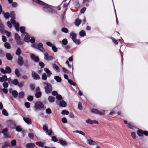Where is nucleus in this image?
Here are the masks:
<instances>
[{
  "label": "nucleus",
  "instance_id": "6e6d98bb",
  "mask_svg": "<svg viewBox=\"0 0 148 148\" xmlns=\"http://www.w3.org/2000/svg\"><path fill=\"white\" fill-rule=\"evenodd\" d=\"M62 121L64 123H67V121L65 117H63L62 119Z\"/></svg>",
  "mask_w": 148,
  "mask_h": 148
},
{
  "label": "nucleus",
  "instance_id": "bf43d9fd",
  "mask_svg": "<svg viewBox=\"0 0 148 148\" xmlns=\"http://www.w3.org/2000/svg\"><path fill=\"white\" fill-rule=\"evenodd\" d=\"M25 105L27 108H29L30 107V103L28 102H25Z\"/></svg>",
  "mask_w": 148,
  "mask_h": 148
},
{
  "label": "nucleus",
  "instance_id": "f257e3e1",
  "mask_svg": "<svg viewBox=\"0 0 148 148\" xmlns=\"http://www.w3.org/2000/svg\"><path fill=\"white\" fill-rule=\"evenodd\" d=\"M33 1L39 5L45 6L43 8V9L45 12H52V9L49 7L47 4L39 0H33Z\"/></svg>",
  "mask_w": 148,
  "mask_h": 148
},
{
  "label": "nucleus",
  "instance_id": "b1692460",
  "mask_svg": "<svg viewBox=\"0 0 148 148\" xmlns=\"http://www.w3.org/2000/svg\"><path fill=\"white\" fill-rule=\"evenodd\" d=\"M12 94L14 98L16 97L18 95V92L15 90H13L12 91Z\"/></svg>",
  "mask_w": 148,
  "mask_h": 148
},
{
  "label": "nucleus",
  "instance_id": "7c9ffc66",
  "mask_svg": "<svg viewBox=\"0 0 148 148\" xmlns=\"http://www.w3.org/2000/svg\"><path fill=\"white\" fill-rule=\"evenodd\" d=\"M53 69L58 71H59V68L58 66L55 64H53L52 65Z\"/></svg>",
  "mask_w": 148,
  "mask_h": 148
},
{
  "label": "nucleus",
  "instance_id": "473e14b6",
  "mask_svg": "<svg viewBox=\"0 0 148 148\" xmlns=\"http://www.w3.org/2000/svg\"><path fill=\"white\" fill-rule=\"evenodd\" d=\"M15 73L17 77H19L21 76V75L18 69H15Z\"/></svg>",
  "mask_w": 148,
  "mask_h": 148
},
{
  "label": "nucleus",
  "instance_id": "a18cd8bd",
  "mask_svg": "<svg viewBox=\"0 0 148 148\" xmlns=\"http://www.w3.org/2000/svg\"><path fill=\"white\" fill-rule=\"evenodd\" d=\"M47 78L46 74L45 73H44L42 76V80H47Z\"/></svg>",
  "mask_w": 148,
  "mask_h": 148
},
{
  "label": "nucleus",
  "instance_id": "de8ad7c7",
  "mask_svg": "<svg viewBox=\"0 0 148 148\" xmlns=\"http://www.w3.org/2000/svg\"><path fill=\"white\" fill-rule=\"evenodd\" d=\"M16 42L18 44V45H22L23 43V41L22 40H21V38H20L18 40H16Z\"/></svg>",
  "mask_w": 148,
  "mask_h": 148
},
{
  "label": "nucleus",
  "instance_id": "e433bc0d",
  "mask_svg": "<svg viewBox=\"0 0 148 148\" xmlns=\"http://www.w3.org/2000/svg\"><path fill=\"white\" fill-rule=\"evenodd\" d=\"M70 36L72 38L73 40L76 38V35L74 33H71L70 35Z\"/></svg>",
  "mask_w": 148,
  "mask_h": 148
},
{
  "label": "nucleus",
  "instance_id": "ddd939ff",
  "mask_svg": "<svg viewBox=\"0 0 148 148\" xmlns=\"http://www.w3.org/2000/svg\"><path fill=\"white\" fill-rule=\"evenodd\" d=\"M91 111L92 113L95 114H97L99 115H102L103 114L101 112L99 111L97 109H93L91 110Z\"/></svg>",
  "mask_w": 148,
  "mask_h": 148
},
{
  "label": "nucleus",
  "instance_id": "f3484780",
  "mask_svg": "<svg viewBox=\"0 0 148 148\" xmlns=\"http://www.w3.org/2000/svg\"><path fill=\"white\" fill-rule=\"evenodd\" d=\"M44 71L47 74V76L48 77H50L52 73L51 71L47 68H45L44 69Z\"/></svg>",
  "mask_w": 148,
  "mask_h": 148
},
{
  "label": "nucleus",
  "instance_id": "1a4fd4ad",
  "mask_svg": "<svg viewBox=\"0 0 148 148\" xmlns=\"http://www.w3.org/2000/svg\"><path fill=\"white\" fill-rule=\"evenodd\" d=\"M17 62L20 66H22L23 64V59L22 56H19Z\"/></svg>",
  "mask_w": 148,
  "mask_h": 148
},
{
  "label": "nucleus",
  "instance_id": "4d7b16f0",
  "mask_svg": "<svg viewBox=\"0 0 148 148\" xmlns=\"http://www.w3.org/2000/svg\"><path fill=\"white\" fill-rule=\"evenodd\" d=\"M73 41L76 44H79L80 43V40L79 39L77 40L76 38L73 40Z\"/></svg>",
  "mask_w": 148,
  "mask_h": 148
},
{
  "label": "nucleus",
  "instance_id": "864d4df0",
  "mask_svg": "<svg viewBox=\"0 0 148 148\" xmlns=\"http://www.w3.org/2000/svg\"><path fill=\"white\" fill-rule=\"evenodd\" d=\"M43 129L44 130L47 132L48 131V127L46 125H44L43 126Z\"/></svg>",
  "mask_w": 148,
  "mask_h": 148
},
{
  "label": "nucleus",
  "instance_id": "4468645a",
  "mask_svg": "<svg viewBox=\"0 0 148 148\" xmlns=\"http://www.w3.org/2000/svg\"><path fill=\"white\" fill-rule=\"evenodd\" d=\"M23 120L28 125H30L32 124L31 120L28 118H25L23 117Z\"/></svg>",
  "mask_w": 148,
  "mask_h": 148
},
{
  "label": "nucleus",
  "instance_id": "a19ab883",
  "mask_svg": "<svg viewBox=\"0 0 148 148\" xmlns=\"http://www.w3.org/2000/svg\"><path fill=\"white\" fill-rule=\"evenodd\" d=\"M61 114L63 115H68L69 112L68 111L65 110H64L61 112Z\"/></svg>",
  "mask_w": 148,
  "mask_h": 148
},
{
  "label": "nucleus",
  "instance_id": "ea45409f",
  "mask_svg": "<svg viewBox=\"0 0 148 148\" xmlns=\"http://www.w3.org/2000/svg\"><path fill=\"white\" fill-rule=\"evenodd\" d=\"M14 25V27L15 28V29L16 30V31H18L19 30V29H18V28H19V23H18L17 22V23H16V24H15Z\"/></svg>",
  "mask_w": 148,
  "mask_h": 148
},
{
  "label": "nucleus",
  "instance_id": "393cba45",
  "mask_svg": "<svg viewBox=\"0 0 148 148\" xmlns=\"http://www.w3.org/2000/svg\"><path fill=\"white\" fill-rule=\"evenodd\" d=\"M143 131L141 130H138L137 131V134L138 136H143Z\"/></svg>",
  "mask_w": 148,
  "mask_h": 148
},
{
  "label": "nucleus",
  "instance_id": "6ab92c4d",
  "mask_svg": "<svg viewBox=\"0 0 148 148\" xmlns=\"http://www.w3.org/2000/svg\"><path fill=\"white\" fill-rule=\"evenodd\" d=\"M34 146L35 145L33 143H27L26 145V147L27 148H34Z\"/></svg>",
  "mask_w": 148,
  "mask_h": 148
},
{
  "label": "nucleus",
  "instance_id": "39448f33",
  "mask_svg": "<svg viewBox=\"0 0 148 148\" xmlns=\"http://www.w3.org/2000/svg\"><path fill=\"white\" fill-rule=\"evenodd\" d=\"M7 124L8 127L12 129H14L16 126L15 122L11 120L8 121L7 122Z\"/></svg>",
  "mask_w": 148,
  "mask_h": 148
},
{
  "label": "nucleus",
  "instance_id": "5701e85b",
  "mask_svg": "<svg viewBox=\"0 0 148 148\" xmlns=\"http://www.w3.org/2000/svg\"><path fill=\"white\" fill-rule=\"evenodd\" d=\"M3 14L4 16L6 19H8L9 18L10 16V14L8 12L4 13V12H3Z\"/></svg>",
  "mask_w": 148,
  "mask_h": 148
},
{
  "label": "nucleus",
  "instance_id": "2f4dec72",
  "mask_svg": "<svg viewBox=\"0 0 148 148\" xmlns=\"http://www.w3.org/2000/svg\"><path fill=\"white\" fill-rule=\"evenodd\" d=\"M10 16L11 18H15V14L14 13V12L12 11L10 12Z\"/></svg>",
  "mask_w": 148,
  "mask_h": 148
},
{
  "label": "nucleus",
  "instance_id": "412c9836",
  "mask_svg": "<svg viewBox=\"0 0 148 148\" xmlns=\"http://www.w3.org/2000/svg\"><path fill=\"white\" fill-rule=\"evenodd\" d=\"M49 101L51 103L55 101V98L51 96H49L48 98Z\"/></svg>",
  "mask_w": 148,
  "mask_h": 148
},
{
  "label": "nucleus",
  "instance_id": "6e6552de",
  "mask_svg": "<svg viewBox=\"0 0 148 148\" xmlns=\"http://www.w3.org/2000/svg\"><path fill=\"white\" fill-rule=\"evenodd\" d=\"M56 102L58 105L62 107H65L66 106V102L63 100L61 101H57Z\"/></svg>",
  "mask_w": 148,
  "mask_h": 148
},
{
  "label": "nucleus",
  "instance_id": "423d86ee",
  "mask_svg": "<svg viewBox=\"0 0 148 148\" xmlns=\"http://www.w3.org/2000/svg\"><path fill=\"white\" fill-rule=\"evenodd\" d=\"M43 53L44 54V59L45 60L48 61H50L52 60L53 59V57L49 55L47 52H45V51Z\"/></svg>",
  "mask_w": 148,
  "mask_h": 148
},
{
  "label": "nucleus",
  "instance_id": "9d476101",
  "mask_svg": "<svg viewBox=\"0 0 148 148\" xmlns=\"http://www.w3.org/2000/svg\"><path fill=\"white\" fill-rule=\"evenodd\" d=\"M32 77L35 79H39L40 78L39 76L34 71L32 72Z\"/></svg>",
  "mask_w": 148,
  "mask_h": 148
},
{
  "label": "nucleus",
  "instance_id": "72a5a7b5",
  "mask_svg": "<svg viewBox=\"0 0 148 148\" xmlns=\"http://www.w3.org/2000/svg\"><path fill=\"white\" fill-rule=\"evenodd\" d=\"M21 50L20 48L18 47L17 48V50L16 52V55L19 56V55L21 54Z\"/></svg>",
  "mask_w": 148,
  "mask_h": 148
},
{
  "label": "nucleus",
  "instance_id": "f704fd0d",
  "mask_svg": "<svg viewBox=\"0 0 148 148\" xmlns=\"http://www.w3.org/2000/svg\"><path fill=\"white\" fill-rule=\"evenodd\" d=\"M24 93L23 91H21L19 93L18 97L20 98H23L24 96Z\"/></svg>",
  "mask_w": 148,
  "mask_h": 148
},
{
  "label": "nucleus",
  "instance_id": "8fccbe9b",
  "mask_svg": "<svg viewBox=\"0 0 148 148\" xmlns=\"http://www.w3.org/2000/svg\"><path fill=\"white\" fill-rule=\"evenodd\" d=\"M78 108L80 110H82V104L81 102H79L78 104Z\"/></svg>",
  "mask_w": 148,
  "mask_h": 148
},
{
  "label": "nucleus",
  "instance_id": "13d9d810",
  "mask_svg": "<svg viewBox=\"0 0 148 148\" xmlns=\"http://www.w3.org/2000/svg\"><path fill=\"white\" fill-rule=\"evenodd\" d=\"M2 113L5 116H8V113L7 111L5 109H3L2 110Z\"/></svg>",
  "mask_w": 148,
  "mask_h": 148
},
{
  "label": "nucleus",
  "instance_id": "37998d69",
  "mask_svg": "<svg viewBox=\"0 0 148 148\" xmlns=\"http://www.w3.org/2000/svg\"><path fill=\"white\" fill-rule=\"evenodd\" d=\"M68 81L69 83L71 85L73 86H75V83H74L72 80L69 79H68Z\"/></svg>",
  "mask_w": 148,
  "mask_h": 148
},
{
  "label": "nucleus",
  "instance_id": "774afa93",
  "mask_svg": "<svg viewBox=\"0 0 148 148\" xmlns=\"http://www.w3.org/2000/svg\"><path fill=\"white\" fill-rule=\"evenodd\" d=\"M62 96L60 95H57L56 96V98L58 100H61L62 99Z\"/></svg>",
  "mask_w": 148,
  "mask_h": 148
},
{
  "label": "nucleus",
  "instance_id": "a878e982",
  "mask_svg": "<svg viewBox=\"0 0 148 148\" xmlns=\"http://www.w3.org/2000/svg\"><path fill=\"white\" fill-rule=\"evenodd\" d=\"M20 32L22 33V35H25L26 33H25V28L23 27H20Z\"/></svg>",
  "mask_w": 148,
  "mask_h": 148
},
{
  "label": "nucleus",
  "instance_id": "338daca9",
  "mask_svg": "<svg viewBox=\"0 0 148 148\" xmlns=\"http://www.w3.org/2000/svg\"><path fill=\"white\" fill-rule=\"evenodd\" d=\"M111 39L112 40L113 42L116 44L118 45V44L117 41L115 40L114 38L112 37Z\"/></svg>",
  "mask_w": 148,
  "mask_h": 148
},
{
  "label": "nucleus",
  "instance_id": "052dcab7",
  "mask_svg": "<svg viewBox=\"0 0 148 148\" xmlns=\"http://www.w3.org/2000/svg\"><path fill=\"white\" fill-rule=\"evenodd\" d=\"M24 83L23 82H21L19 83H18V84L17 85L18 86V87L20 88L22 87H23V86L24 85Z\"/></svg>",
  "mask_w": 148,
  "mask_h": 148
},
{
  "label": "nucleus",
  "instance_id": "f8f14e48",
  "mask_svg": "<svg viewBox=\"0 0 148 148\" xmlns=\"http://www.w3.org/2000/svg\"><path fill=\"white\" fill-rule=\"evenodd\" d=\"M86 122L87 123L90 124H92L93 123L98 124V122L96 120L92 121L89 119H88L86 120Z\"/></svg>",
  "mask_w": 148,
  "mask_h": 148
},
{
  "label": "nucleus",
  "instance_id": "7ed1b4c3",
  "mask_svg": "<svg viewBox=\"0 0 148 148\" xmlns=\"http://www.w3.org/2000/svg\"><path fill=\"white\" fill-rule=\"evenodd\" d=\"M44 107V105L40 101H37L35 104V110L36 111H37L38 110H39L40 109L43 108Z\"/></svg>",
  "mask_w": 148,
  "mask_h": 148
},
{
  "label": "nucleus",
  "instance_id": "09e8293b",
  "mask_svg": "<svg viewBox=\"0 0 148 148\" xmlns=\"http://www.w3.org/2000/svg\"><path fill=\"white\" fill-rule=\"evenodd\" d=\"M3 86L4 88H6L8 86V84L5 82L3 84Z\"/></svg>",
  "mask_w": 148,
  "mask_h": 148
},
{
  "label": "nucleus",
  "instance_id": "4c0bfd02",
  "mask_svg": "<svg viewBox=\"0 0 148 148\" xmlns=\"http://www.w3.org/2000/svg\"><path fill=\"white\" fill-rule=\"evenodd\" d=\"M36 144L39 147H43L44 146V144L43 143L41 142H36Z\"/></svg>",
  "mask_w": 148,
  "mask_h": 148
},
{
  "label": "nucleus",
  "instance_id": "69168bd1",
  "mask_svg": "<svg viewBox=\"0 0 148 148\" xmlns=\"http://www.w3.org/2000/svg\"><path fill=\"white\" fill-rule=\"evenodd\" d=\"M16 144V141L15 140H12L11 142V144L13 146H14Z\"/></svg>",
  "mask_w": 148,
  "mask_h": 148
},
{
  "label": "nucleus",
  "instance_id": "680f3d73",
  "mask_svg": "<svg viewBox=\"0 0 148 148\" xmlns=\"http://www.w3.org/2000/svg\"><path fill=\"white\" fill-rule=\"evenodd\" d=\"M1 72L4 74H6L7 73V71L5 70L3 68H1L0 70Z\"/></svg>",
  "mask_w": 148,
  "mask_h": 148
},
{
  "label": "nucleus",
  "instance_id": "9b49d317",
  "mask_svg": "<svg viewBox=\"0 0 148 148\" xmlns=\"http://www.w3.org/2000/svg\"><path fill=\"white\" fill-rule=\"evenodd\" d=\"M87 143L90 145H96L97 144L96 142L91 139H88L87 140Z\"/></svg>",
  "mask_w": 148,
  "mask_h": 148
},
{
  "label": "nucleus",
  "instance_id": "c03bdc74",
  "mask_svg": "<svg viewBox=\"0 0 148 148\" xmlns=\"http://www.w3.org/2000/svg\"><path fill=\"white\" fill-rule=\"evenodd\" d=\"M68 41L66 39H64L62 40V43L64 45H66L67 44Z\"/></svg>",
  "mask_w": 148,
  "mask_h": 148
},
{
  "label": "nucleus",
  "instance_id": "aec40b11",
  "mask_svg": "<svg viewBox=\"0 0 148 148\" xmlns=\"http://www.w3.org/2000/svg\"><path fill=\"white\" fill-rule=\"evenodd\" d=\"M81 22V21L80 19H76L75 22V23L77 26H78L80 24Z\"/></svg>",
  "mask_w": 148,
  "mask_h": 148
},
{
  "label": "nucleus",
  "instance_id": "4be33fe9",
  "mask_svg": "<svg viewBox=\"0 0 148 148\" xmlns=\"http://www.w3.org/2000/svg\"><path fill=\"white\" fill-rule=\"evenodd\" d=\"M6 57L7 59L9 60H12V57L10 53H7L6 54Z\"/></svg>",
  "mask_w": 148,
  "mask_h": 148
},
{
  "label": "nucleus",
  "instance_id": "c756f323",
  "mask_svg": "<svg viewBox=\"0 0 148 148\" xmlns=\"http://www.w3.org/2000/svg\"><path fill=\"white\" fill-rule=\"evenodd\" d=\"M24 66L25 68L27 69H28L29 68V65L28 63V61L27 60L24 63Z\"/></svg>",
  "mask_w": 148,
  "mask_h": 148
},
{
  "label": "nucleus",
  "instance_id": "20e7f679",
  "mask_svg": "<svg viewBox=\"0 0 148 148\" xmlns=\"http://www.w3.org/2000/svg\"><path fill=\"white\" fill-rule=\"evenodd\" d=\"M33 46L36 48H37L42 53L45 51V49L43 47V45L41 43H40L38 44H34Z\"/></svg>",
  "mask_w": 148,
  "mask_h": 148
},
{
  "label": "nucleus",
  "instance_id": "79ce46f5",
  "mask_svg": "<svg viewBox=\"0 0 148 148\" xmlns=\"http://www.w3.org/2000/svg\"><path fill=\"white\" fill-rule=\"evenodd\" d=\"M5 70L7 71V73H10L11 72V69L9 66H7L5 68Z\"/></svg>",
  "mask_w": 148,
  "mask_h": 148
},
{
  "label": "nucleus",
  "instance_id": "a211bd4d",
  "mask_svg": "<svg viewBox=\"0 0 148 148\" xmlns=\"http://www.w3.org/2000/svg\"><path fill=\"white\" fill-rule=\"evenodd\" d=\"M58 143L63 146H65L67 145L66 142L61 139L59 140Z\"/></svg>",
  "mask_w": 148,
  "mask_h": 148
},
{
  "label": "nucleus",
  "instance_id": "bb28decb",
  "mask_svg": "<svg viewBox=\"0 0 148 148\" xmlns=\"http://www.w3.org/2000/svg\"><path fill=\"white\" fill-rule=\"evenodd\" d=\"M18 82V80L16 79H15L11 81V84H12L15 85H17Z\"/></svg>",
  "mask_w": 148,
  "mask_h": 148
},
{
  "label": "nucleus",
  "instance_id": "cd10ccee",
  "mask_svg": "<svg viewBox=\"0 0 148 148\" xmlns=\"http://www.w3.org/2000/svg\"><path fill=\"white\" fill-rule=\"evenodd\" d=\"M56 80L58 82H61L62 79L61 78L58 76H55L54 77Z\"/></svg>",
  "mask_w": 148,
  "mask_h": 148
},
{
  "label": "nucleus",
  "instance_id": "c9c22d12",
  "mask_svg": "<svg viewBox=\"0 0 148 148\" xmlns=\"http://www.w3.org/2000/svg\"><path fill=\"white\" fill-rule=\"evenodd\" d=\"M4 47L7 49H10L11 48L10 45L7 42H6L5 43Z\"/></svg>",
  "mask_w": 148,
  "mask_h": 148
},
{
  "label": "nucleus",
  "instance_id": "49530a36",
  "mask_svg": "<svg viewBox=\"0 0 148 148\" xmlns=\"http://www.w3.org/2000/svg\"><path fill=\"white\" fill-rule=\"evenodd\" d=\"M61 31L65 33H67L68 32V30L67 28L65 27H63L62 28Z\"/></svg>",
  "mask_w": 148,
  "mask_h": 148
},
{
  "label": "nucleus",
  "instance_id": "c85d7f7f",
  "mask_svg": "<svg viewBox=\"0 0 148 148\" xmlns=\"http://www.w3.org/2000/svg\"><path fill=\"white\" fill-rule=\"evenodd\" d=\"M42 95L41 93L40 92H37L35 93V96L37 98H40Z\"/></svg>",
  "mask_w": 148,
  "mask_h": 148
},
{
  "label": "nucleus",
  "instance_id": "e2e57ef3",
  "mask_svg": "<svg viewBox=\"0 0 148 148\" xmlns=\"http://www.w3.org/2000/svg\"><path fill=\"white\" fill-rule=\"evenodd\" d=\"M51 47L52 49L54 52H56L57 51V48L55 46H52Z\"/></svg>",
  "mask_w": 148,
  "mask_h": 148
},
{
  "label": "nucleus",
  "instance_id": "2eb2a0df",
  "mask_svg": "<svg viewBox=\"0 0 148 148\" xmlns=\"http://www.w3.org/2000/svg\"><path fill=\"white\" fill-rule=\"evenodd\" d=\"M8 78L7 76L6 75H3L2 77H0V82H5L7 81Z\"/></svg>",
  "mask_w": 148,
  "mask_h": 148
},
{
  "label": "nucleus",
  "instance_id": "f03ea898",
  "mask_svg": "<svg viewBox=\"0 0 148 148\" xmlns=\"http://www.w3.org/2000/svg\"><path fill=\"white\" fill-rule=\"evenodd\" d=\"M43 84L44 86L45 91L46 93H50L52 90V87L51 84L47 82H44Z\"/></svg>",
  "mask_w": 148,
  "mask_h": 148
},
{
  "label": "nucleus",
  "instance_id": "58836bf2",
  "mask_svg": "<svg viewBox=\"0 0 148 148\" xmlns=\"http://www.w3.org/2000/svg\"><path fill=\"white\" fill-rule=\"evenodd\" d=\"M79 35L82 37H84L86 35L85 32L84 31L82 30L80 32Z\"/></svg>",
  "mask_w": 148,
  "mask_h": 148
},
{
  "label": "nucleus",
  "instance_id": "5fc2aeb1",
  "mask_svg": "<svg viewBox=\"0 0 148 148\" xmlns=\"http://www.w3.org/2000/svg\"><path fill=\"white\" fill-rule=\"evenodd\" d=\"M27 99L29 101H32L33 100V97L32 96H28L27 97Z\"/></svg>",
  "mask_w": 148,
  "mask_h": 148
},
{
  "label": "nucleus",
  "instance_id": "0e129e2a",
  "mask_svg": "<svg viewBox=\"0 0 148 148\" xmlns=\"http://www.w3.org/2000/svg\"><path fill=\"white\" fill-rule=\"evenodd\" d=\"M39 65L41 67V68H43L45 66V64L42 62H39Z\"/></svg>",
  "mask_w": 148,
  "mask_h": 148
},
{
  "label": "nucleus",
  "instance_id": "603ef678",
  "mask_svg": "<svg viewBox=\"0 0 148 148\" xmlns=\"http://www.w3.org/2000/svg\"><path fill=\"white\" fill-rule=\"evenodd\" d=\"M14 37L15 39L16 40H18L20 38V37L19 36L18 34L16 33L14 35Z\"/></svg>",
  "mask_w": 148,
  "mask_h": 148
},
{
  "label": "nucleus",
  "instance_id": "3c124183",
  "mask_svg": "<svg viewBox=\"0 0 148 148\" xmlns=\"http://www.w3.org/2000/svg\"><path fill=\"white\" fill-rule=\"evenodd\" d=\"M16 130L18 132H21L22 130V128L19 126H16Z\"/></svg>",
  "mask_w": 148,
  "mask_h": 148
},
{
  "label": "nucleus",
  "instance_id": "dca6fc26",
  "mask_svg": "<svg viewBox=\"0 0 148 148\" xmlns=\"http://www.w3.org/2000/svg\"><path fill=\"white\" fill-rule=\"evenodd\" d=\"M30 38V36L27 33H26L25 37L24 38V40L26 42H29Z\"/></svg>",
  "mask_w": 148,
  "mask_h": 148
},
{
  "label": "nucleus",
  "instance_id": "0eeeda50",
  "mask_svg": "<svg viewBox=\"0 0 148 148\" xmlns=\"http://www.w3.org/2000/svg\"><path fill=\"white\" fill-rule=\"evenodd\" d=\"M31 59L36 62H38L40 61V59L38 56H36L34 54L30 53V54Z\"/></svg>",
  "mask_w": 148,
  "mask_h": 148
}]
</instances>
